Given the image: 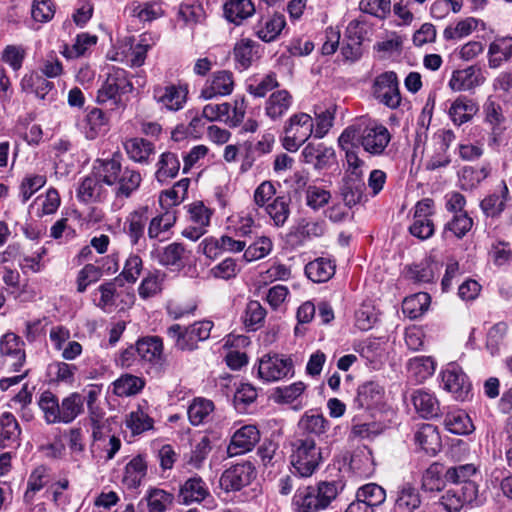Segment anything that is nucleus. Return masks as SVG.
Segmentation results:
<instances>
[{
	"label": "nucleus",
	"instance_id": "nucleus-1",
	"mask_svg": "<svg viewBox=\"0 0 512 512\" xmlns=\"http://www.w3.org/2000/svg\"><path fill=\"white\" fill-rule=\"evenodd\" d=\"M85 398L78 392L70 393L61 401L50 390L42 392L38 406L46 424H70L84 413Z\"/></svg>",
	"mask_w": 512,
	"mask_h": 512
},
{
	"label": "nucleus",
	"instance_id": "nucleus-2",
	"mask_svg": "<svg viewBox=\"0 0 512 512\" xmlns=\"http://www.w3.org/2000/svg\"><path fill=\"white\" fill-rule=\"evenodd\" d=\"M337 495L338 485L335 481L299 487L292 499L294 512H319L326 509Z\"/></svg>",
	"mask_w": 512,
	"mask_h": 512
},
{
	"label": "nucleus",
	"instance_id": "nucleus-3",
	"mask_svg": "<svg viewBox=\"0 0 512 512\" xmlns=\"http://www.w3.org/2000/svg\"><path fill=\"white\" fill-rule=\"evenodd\" d=\"M133 91V84L128 72L122 68L112 67L98 89L96 101L98 104H107L115 109L124 110L127 105V95Z\"/></svg>",
	"mask_w": 512,
	"mask_h": 512
},
{
	"label": "nucleus",
	"instance_id": "nucleus-4",
	"mask_svg": "<svg viewBox=\"0 0 512 512\" xmlns=\"http://www.w3.org/2000/svg\"><path fill=\"white\" fill-rule=\"evenodd\" d=\"M291 465L301 477L311 476L322 462L321 449L309 436H300L291 442Z\"/></svg>",
	"mask_w": 512,
	"mask_h": 512
},
{
	"label": "nucleus",
	"instance_id": "nucleus-5",
	"mask_svg": "<svg viewBox=\"0 0 512 512\" xmlns=\"http://www.w3.org/2000/svg\"><path fill=\"white\" fill-rule=\"evenodd\" d=\"M213 323L208 320L196 322L183 329L181 325L174 324L167 329V335L174 341L180 350H194L199 341L209 338Z\"/></svg>",
	"mask_w": 512,
	"mask_h": 512
},
{
	"label": "nucleus",
	"instance_id": "nucleus-6",
	"mask_svg": "<svg viewBox=\"0 0 512 512\" xmlns=\"http://www.w3.org/2000/svg\"><path fill=\"white\" fill-rule=\"evenodd\" d=\"M314 131V122L310 115L299 112L292 115L284 126L283 147L295 152L304 144Z\"/></svg>",
	"mask_w": 512,
	"mask_h": 512
},
{
	"label": "nucleus",
	"instance_id": "nucleus-7",
	"mask_svg": "<svg viewBox=\"0 0 512 512\" xmlns=\"http://www.w3.org/2000/svg\"><path fill=\"white\" fill-rule=\"evenodd\" d=\"M257 373L266 382L279 381L293 376L294 364L290 357L266 354L259 360Z\"/></svg>",
	"mask_w": 512,
	"mask_h": 512
},
{
	"label": "nucleus",
	"instance_id": "nucleus-8",
	"mask_svg": "<svg viewBox=\"0 0 512 512\" xmlns=\"http://www.w3.org/2000/svg\"><path fill=\"white\" fill-rule=\"evenodd\" d=\"M372 94L381 104L395 109L401 103L398 78L395 72L386 71L378 75L372 85Z\"/></svg>",
	"mask_w": 512,
	"mask_h": 512
},
{
	"label": "nucleus",
	"instance_id": "nucleus-9",
	"mask_svg": "<svg viewBox=\"0 0 512 512\" xmlns=\"http://www.w3.org/2000/svg\"><path fill=\"white\" fill-rule=\"evenodd\" d=\"M255 477L256 470L251 462L238 463L223 472L220 485L226 491H239Z\"/></svg>",
	"mask_w": 512,
	"mask_h": 512
},
{
	"label": "nucleus",
	"instance_id": "nucleus-10",
	"mask_svg": "<svg viewBox=\"0 0 512 512\" xmlns=\"http://www.w3.org/2000/svg\"><path fill=\"white\" fill-rule=\"evenodd\" d=\"M139 360L148 364L150 369L159 373L163 364V342L159 336H146L137 341Z\"/></svg>",
	"mask_w": 512,
	"mask_h": 512
},
{
	"label": "nucleus",
	"instance_id": "nucleus-11",
	"mask_svg": "<svg viewBox=\"0 0 512 512\" xmlns=\"http://www.w3.org/2000/svg\"><path fill=\"white\" fill-rule=\"evenodd\" d=\"M443 387L452 393L457 400H464L471 388V384L463 369L456 363L446 365L442 373Z\"/></svg>",
	"mask_w": 512,
	"mask_h": 512
},
{
	"label": "nucleus",
	"instance_id": "nucleus-12",
	"mask_svg": "<svg viewBox=\"0 0 512 512\" xmlns=\"http://www.w3.org/2000/svg\"><path fill=\"white\" fill-rule=\"evenodd\" d=\"M390 141L391 134L384 125H369L362 130L361 146L371 155H382Z\"/></svg>",
	"mask_w": 512,
	"mask_h": 512
},
{
	"label": "nucleus",
	"instance_id": "nucleus-13",
	"mask_svg": "<svg viewBox=\"0 0 512 512\" xmlns=\"http://www.w3.org/2000/svg\"><path fill=\"white\" fill-rule=\"evenodd\" d=\"M153 98L162 108L169 111H178L183 108L186 102L187 89L174 84L158 85L153 89Z\"/></svg>",
	"mask_w": 512,
	"mask_h": 512
},
{
	"label": "nucleus",
	"instance_id": "nucleus-14",
	"mask_svg": "<svg viewBox=\"0 0 512 512\" xmlns=\"http://www.w3.org/2000/svg\"><path fill=\"white\" fill-rule=\"evenodd\" d=\"M485 81L482 70L477 65L455 70L449 80V87L456 92L471 91L482 85Z\"/></svg>",
	"mask_w": 512,
	"mask_h": 512
},
{
	"label": "nucleus",
	"instance_id": "nucleus-15",
	"mask_svg": "<svg viewBox=\"0 0 512 512\" xmlns=\"http://www.w3.org/2000/svg\"><path fill=\"white\" fill-rule=\"evenodd\" d=\"M23 345L20 337L14 333H6L0 341L1 355L5 357V362L15 372L20 371L25 362Z\"/></svg>",
	"mask_w": 512,
	"mask_h": 512
},
{
	"label": "nucleus",
	"instance_id": "nucleus-16",
	"mask_svg": "<svg viewBox=\"0 0 512 512\" xmlns=\"http://www.w3.org/2000/svg\"><path fill=\"white\" fill-rule=\"evenodd\" d=\"M260 440V433L256 426L245 425L232 436L227 453L230 457L249 452Z\"/></svg>",
	"mask_w": 512,
	"mask_h": 512
},
{
	"label": "nucleus",
	"instance_id": "nucleus-17",
	"mask_svg": "<svg viewBox=\"0 0 512 512\" xmlns=\"http://www.w3.org/2000/svg\"><path fill=\"white\" fill-rule=\"evenodd\" d=\"M21 428L10 412L0 415V448H15L20 445Z\"/></svg>",
	"mask_w": 512,
	"mask_h": 512
},
{
	"label": "nucleus",
	"instance_id": "nucleus-18",
	"mask_svg": "<svg viewBox=\"0 0 512 512\" xmlns=\"http://www.w3.org/2000/svg\"><path fill=\"white\" fill-rule=\"evenodd\" d=\"M121 155L114 153L111 158L97 159L93 166V173L109 186L115 185L121 174Z\"/></svg>",
	"mask_w": 512,
	"mask_h": 512
},
{
	"label": "nucleus",
	"instance_id": "nucleus-19",
	"mask_svg": "<svg viewBox=\"0 0 512 512\" xmlns=\"http://www.w3.org/2000/svg\"><path fill=\"white\" fill-rule=\"evenodd\" d=\"M478 111L479 106L476 101L467 96H459L451 103L448 115L455 125L461 126L472 120Z\"/></svg>",
	"mask_w": 512,
	"mask_h": 512
},
{
	"label": "nucleus",
	"instance_id": "nucleus-20",
	"mask_svg": "<svg viewBox=\"0 0 512 512\" xmlns=\"http://www.w3.org/2000/svg\"><path fill=\"white\" fill-rule=\"evenodd\" d=\"M234 88L233 74L230 71L222 70L215 72L209 86L201 91V97L205 100L216 96H225L232 93Z\"/></svg>",
	"mask_w": 512,
	"mask_h": 512
},
{
	"label": "nucleus",
	"instance_id": "nucleus-21",
	"mask_svg": "<svg viewBox=\"0 0 512 512\" xmlns=\"http://www.w3.org/2000/svg\"><path fill=\"white\" fill-rule=\"evenodd\" d=\"M383 395V387L377 382H366L358 387L354 406L358 409H371L381 403Z\"/></svg>",
	"mask_w": 512,
	"mask_h": 512
},
{
	"label": "nucleus",
	"instance_id": "nucleus-22",
	"mask_svg": "<svg viewBox=\"0 0 512 512\" xmlns=\"http://www.w3.org/2000/svg\"><path fill=\"white\" fill-rule=\"evenodd\" d=\"M286 25L283 14L275 13L271 17L261 18L254 26L255 34L264 42H272L277 39Z\"/></svg>",
	"mask_w": 512,
	"mask_h": 512
},
{
	"label": "nucleus",
	"instance_id": "nucleus-23",
	"mask_svg": "<svg viewBox=\"0 0 512 512\" xmlns=\"http://www.w3.org/2000/svg\"><path fill=\"white\" fill-rule=\"evenodd\" d=\"M123 146L128 157L139 164H148L150 156L155 153L154 144L141 137L128 138Z\"/></svg>",
	"mask_w": 512,
	"mask_h": 512
},
{
	"label": "nucleus",
	"instance_id": "nucleus-24",
	"mask_svg": "<svg viewBox=\"0 0 512 512\" xmlns=\"http://www.w3.org/2000/svg\"><path fill=\"white\" fill-rule=\"evenodd\" d=\"M293 97L289 91L277 90L273 92L265 103V113L272 120L281 119L290 109Z\"/></svg>",
	"mask_w": 512,
	"mask_h": 512
},
{
	"label": "nucleus",
	"instance_id": "nucleus-25",
	"mask_svg": "<svg viewBox=\"0 0 512 512\" xmlns=\"http://www.w3.org/2000/svg\"><path fill=\"white\" fill-rule=\"evenodd\" d=\"M209 495L210 493L206 483L198 476L186 480L179 490V498L186 505L194 502H202Z\"/></svg>",
	"mask_w": 512,
	"mask_h": 512
},
{
	"label": "nucleus",
	"instance_id": "nucleus-26",
	"mask_svg": "<svg viewBox=\"0 0 512 512\" xmlns=\"http://www.w3.org/2000/svg\"><path fill=\"white\" fill-rule=\"evenodd\" d=\"M417 413L426 419L434 418L440 414V405L436 397L423 389L415 390L411 397Z\"/></svg>",
	"mask_w": 512,
	"mask_h": 512
},
{
	"label": "nucleus",
	"instance_id": "nucleus-27",
	"mask_svg": "<svg viewBox=\"0 0 512 512\" xmlns=\"http://www.w3.org/2000/svg\"><path fill=\"white\" fill-rule=\"evenodd\" d=\"M147 212V206L140 207L131 212L126 218L124 230L133 245L138 244L139 240L144 236L145 227L148 221Z\"/></svg>",
	"mask_w": 512,
	"mask_h": 512
},
{
	"label": "nucleus",
	"instance_id": "nucleus-28",
	"mask_svg": "<svg viewBox=\"0 0 512 512\" xmlns=\"http://www.w3.org/2000/svg\"><path fill=\"white\" fill-rule=\"evenodd\" d=\"M365 189V183L359 174H355V176H345L340 189L345 205L351 208L359 204L364 196Z\"/></svg>",
	"mask_w": 512,
	"mask_h": 512
},
{
	"label": "nucleus",
	"instance_id": "nucleus-29",
	"mask_svg": "<svg viewBox=\"0 0 512 512\" xmlns=\"http://www.w3.org/2000/svg\"><path fill=\"white\" fill-rule=\"evenodd\" d=\"M109 129V117L99 108H92L85 117L84 134L89 140L106 133Z\"/></svg>",
	"mask_w": 512,
	"mask_h": 512
},
{
	"label": "nucleus",
	"instance_id": "nucleus-30",
	"mask_svg": "<svg viewBox=\"0 0 512 512\" xmlns=\"http://www.w3.org/2000/svg\"><path fill=\"white\" fill-rule=\"evenodd\" d=\"M103 184L94 173L86 176L77 190L78 199L84 203L101 201L105 193Z\"/></svg>",
	"mask_w": 512,
	"mask_h": 512
},
{
	"label": "nucleus",
	"instance_id": "nucleus-31",
	"mask_svg": "<svg viewBox=\"0 0 512 512\" xmlns=\"http://www.w3.org/2000/svg\"><path fill=\"white\" fill-rule=\"evenodd\" d=\"M414 439L427 454L435 455L440 451L441 438L437 428L432 424H423L415 433Z\"/></svg>",
	"mask_w": 512,
	"mask_h": 512
},
{
	"label": "nucleus",
	"instance_id": "nucleus-32",
	"mask_svg": "<svg viewBox=\"0 0 512 512\" xmlns=\"http://www.w3.org/2000/svg\"><path fill=\"white\" fill-rule=\"evenodd\" d=\"M489 67L498 68L512 57V37L496 38L489 46Z\"/></svg>",
	"mask_w": 512,
	"mask_h": 512
},
{
	"label": "nucleus",
	"instance_id": "nucleus-33",
	"mask_svg": "<svg viewBox=\"0 0 512 512\" xmlns=\"http://www.w3.org/2000/svg\"><path fill=\"white\" fill-rule=\"evenodd\" d=\"M421 505L419 491L411 484L406 483L398 488L395 507L399 512H413Z\"/></svg>",
	"mask_w": 512,
	"mask_h": 512
},
{
	"label": "nucleus",
	"instance_id": "nucleus-34",
	"mask_svg": "<svg viewBox=\"0 0 512 512\" xmlns=\"http://www.w3.org/2000/svg\"><path fill=\"white\" fill-rule=\"evenodd\" d=\"M255 12L254 4L251 0H229L224 5V15L226 19L239 25L243 20L253 15Z\"/></svg>",
	"mask_w": 512,
	"mask_h": 512
},
{
	"label": "nucleus",
	"instance_id": "nucleus-35",
	"mask_svg": "<svg viewBox=\"0 0 512 512\" xmlns=\"http://www.w3.org/2000/svg\"><path fill=\"white\" fill-rule=\"evenodd\" d=\"M335 273V265L325 258H318L305 266L306 276L315 283H323L331 279Z\"/></svg>",
	"mask_w": 512,
	"mask_h": 512
},
{
	"label": "nucleus",
	"instance_id": "nucleus-36",
	"mask_svg": "<svg viewBox=\"0 0 512 512\" xmlns=\"http://www.w3.org/2000/svg\"><path fill=\"white\" fill-rule=\"evenodd\" d=\"M21 89L27 93H34L38 98L44 99L54 84L48 81L43 75L31 72L24 75L21 80Z\"/></svg>",
	"mask_w": 512,
	"mask_h": 512
},
{
	"label": "nucleus",
	"instance_id": "nucleus-37",
	"mask_svg": "<svg viewBox=\"0 0 512 512\" xmlns=\"http://www.w3.org/2000/svg\"><path fill=\"white\" fill-rule=\"evenodd\" d=\"M141 181L142 177L138 171L125 167L122 169L121 174L118 177V181L116 182V196L128 198L139 188Z\"/></svg>",
	"mask_w": 512,
	"mask_h": 512
},
{
	"label": "nucleus",
	"instance_id": "nucleus-38",
	"mask_svg": "<svg viewBox=\"0 0 512 512\" xmlns=\"http://www.w3.org/2000/svg\"><path fill=\"white\" fill-rule=\"evenodd\" d=\"M431 298L426 292H419L406 297L402 303V311L410 319L421 317L430 305Z\"/></svg>",
	"mask_w": 512,
	"mask_h": 512
},
{
	"label": "nucleus",
	"instance_id": "nucleus-39",
	"mask_svg": "<svg viewBox=\"0 0 512 512\" xmlns=\"http://www.w3.org/2000/svg\"><path fill=\"white\" fill-rule=\"evenodd\" d=\"M299 428L306 434L305 436L320 437L328 431L329 421L322 414L307 412L301 417Z\"/></svg>",
	"mask_w": 512,
	"mask_h": 512
},
{
	"label": "nucleus",
	"instance_id": "nucleus-40",
	"mask_svg": "<svg viewBox=\"0 0 512 512\" xmlns=\"http://www.w3.org/2000/svg\"><path fill=\"white\" fill-rule=\"evenodd\" d=\"M291 198L287 195L277 196L271 203L266 205V212L277 227H282L290 215Z\"/></svg>",
	"mask_w": 512,
	"mask_h": 512
},
{
	"label": "nucleus",
	"instance_id": "nucleus-41",
	"mask_svg": "<svg viewBox=\"0 0 512 512\" xmlns=\"http://www.w3.org/2000/svg\"><path fill=\"white\" fill-rule=\"evenodd\" d=\"M145 386V380L141 377L124 374L113 383V391L117 396H133L142 391Z\"/></svg>",
	"mask_w": 512,
	"mask_h": 512
},
{
	"label": "nucleus",
	"instance_id": "nucleus-42",
	"mask_svg": "<svg viewBox=\"0 0 512 512\" xmlns=\"http://www.w3.org/2000/svg\"><path fill=\"white\" fill-rule=\"evenodd\" d=\"M473 227V219L466 213L455 214L448 221L443 229V237L448 238L452 235L458 239H462Z\"/></svg>",
	"mask_w": 512,
	"mask_h": 512
},
{
	"label": "nucleus",
	"instance_id": "nucleus-43",
	"mask_svg": "<svg viewBox=\"0 0 512 512\" xmlns=\"http://www.w3.org/2000/svg\"><path fill=\"white\" fill-rule=\"evenodd\" d=\"M444 426L449 432L457 435L468 434L474 428L469 416L462 410L447 413Z\"/></svg>",
	"mask_w": 512,
	"mask_h": 512
},
{
	"label": "nucleus",
	"instance_id": "nucleus-44",
	"mask_svg": "<svg viewBox=\"0 0 512 512\" xmlns=\"http://www.w3.org/2000/svg\"><path fill=\"white\" fill-rule=\"evenodd\" d=\"M157 166L158 169L155 173L156 179L163 183L177 176L180 169V161L176 154L165 152L160 156Z\"/></svg>",
	"mask_w": 512,
	"mask_h": 512
},
{
	"label": "nucleus",
	"instance_id": "nucleus-45",
	"mask_svg": "<svg viewBox=\"0 0 512 512\" xmlns=\"http://www.w3.org/2000/svg\"><path fill=\"white\" fill-rule=\"evenodd\" d=\"M259 45L251 39H242L234 47V59L241 69H247L251 66Z\"/></svg>",
	"mask_w": 512,
	"mask_h": 512
},
{
	"label": "nucleus",
	"instance_id": "nucleus-46",
	"mask_svg": "<svg viewBox=\"0 0 512 512\" xmlns=\"http://www.w3.org/2000/svg\"><path fill=\"white\" fill-rule=\"evenodd\" d=\"M407 368L416 381L422 382L434 373L435 362L432 357H415L409 360Z\"/></svg>",
	"mask_w": 512,
	"mask_h": 512
},
{
	"label": "nucleus",
	"instance_id": "nucleus-47",
	"mask_svg": "<svg viewBox=\"0 0 512 512\" xmlns=\"http://www.w3.org/2000/svg\"><path fill=\"white\" fill-rule=\"evenodd\" d=\"M356 498L373 509V507L380 506L384 503L386 499V492L380 485L376 483H368L358 489Z\"/></svg>",
	"mask_w": 512,
	"mask_h": 512
},
{
	"label": "nucleus",
	"instance_id": "nucleus-48",
	"mask_svg": "<svg viewBox=\"0 0 512 512\" xmlns=\"http://www.w3.org/2000/svg\"><path fill=\"white\" fill-rule=\"evenodd\" d=\"M214 410V403L205 398H196L188 408V418L192 425L197 426L206 421Z\"/></svg>",
	"mask_w": 512,
	"mask_h": 512
},
{
	"label": "nucleus",
	"instance_id": "nucleus-49",
	"mask_svg": "<svg viewBox=\"0 0 512 512\" xmlns=\"http://www.w3.org/2000/svg\"><path fill=\"white\" fill-rule=\"evenodd\" d=\"M149 512H165L173 503L174 496L163 489H150L145 496Z\"/></svg>",
	"mask_w": 512,
	"mask_h": 512
},
{
	"label": "nucleus",
	"instance_id": "nucleus-50",
	"mask_svg": "<svg viewBox=\"0 0 512 512\" xmlns=\"http://www.w3.org/2000/svg\"><path fill=\"white\" fill-rule=\"evenodd\" d=\"M476 473L477 468L474 464H460L449 467L444 474V478L448 482L462 485L465 482H472L470 478Z\"/></svg>",
	"mask_w": 512,
	"mask_h": 512
},
{
	"label": "nucleus",
	"instance_id": "nucleus-51",
	"mask_svg": "<svg viewBox=\"0 0 512 512\" xmlns=\"http://www.w3.org/2000/svg\"><path fill=\"white\" fill-rule=\"evenodd\" d=\"M164 277L165 274L160 271L148 273L138 288L140 297L147 299L159 293L162 289Z\"/></svg>",
	"mask_w": 512,
	"mask_h": 512
},
{
	"label": "nucleus",
	"instance_id": "nucleus-52",
	"mask_svg": "<svg viewBox=\"0 0 512 512\" xmlns=\"http://www.w3.org/2000/svg\"><path fill=\"white\" fill-rule=\"evenodd\" d=\"M272 247L271 239L266 236H261L245 249L243 258L247 262L262 259L272 251Z\"/></svg>",
	"mask_w": 512,
	"mask_h": 512
},
{
	"label": "nucleus",
	"instance_id": "nucleus-53",
	"mask_svg": "<svg viewBox=\"0 0 512 512\" xmlns=\"http://www.w3.org/2000/svg\"><path fill=\"white\" fill-rule=\"evenodd\" d=\"M175 222V213L171 211H166L153 217L148 227L149 238H157L162 232L168 231L175 224Z\"/></svg>",
	"mask_w": 512,
	"mask_h": 512
},
{
	"label": "nucleus",
	"instance_id": "nucleus-54",
	"mask_svg": "<svg viewBox=\"0 0 512 512\" xmlns=\"http://www.w3.org/2000/svg\"><path fill=\"white\" fill-rule=\"evenodd\" d=\"M445 486L441 477L440 465L433 463L430 465L422 477V489L429 492H439Z\"/></svg>",
	"mask_w": 512,
	"mask_h": 512
},
{
	"label": "nucleus",
	"instance_id": "nucleus-55",
	"mask_svg": "<svg viewBox=\"0 0 512 512\" xmlns=\"http://www.w3.org/2000/svg\"><path fill=\"white\" fill-rule=\"evenodd\" d=\"M46 468L43 466L37 467L29 476L27 483V490L24 494L26 503H32L36 492L40 491L47 483Z\"/></svg>",
	"mask_w": 512,
	"mask_h": 512
},
{
	"label": "nucleus",
	"instance_id": "nucleus-56",
	"mask_svg": "<svg viewBox=\"0 0 512 512\" xmlns=\"http://www.w3.org/2000/svg\"><path fill=\"white\" fill-rule=\"evenodd\" d=\"M46 176L39 174L27 175L20 185V197L22 202L28 201L38 190L46 184Z\"/></svg>",
	"mask_w": 512,
	"mask_h": 512
},
{
	"label": "nucleus",
	"instance_id": "nucleus-57",
	"mask_svg": "<svg viewBox=\"0 0 512 512\" xmlns=\"http://www.w3.org/2000/svg\"><path fill=\"white\" fill-rule=\"evenodd\" d=\"M257 398V390L251 384H241L234 394V406L239 412H245L248 405Z\"/></svg>",
	"mask_w": 512,
	"mask_h": 512
},
{
	"label": "nucleus",
	"instance_id": "nucleus-58",
	"mask_svg": "<svg viewBox=\"0 0 512 512\" xmlns=\"http://www.w3.org/2000/svg\"><path fill=\"white\" fill-rule=\"evenodd\" d=\"M335 112L336 105H331L319 113L315 112L316 127L313 132L316 138H323L328 133L330 128L333 126Z\"/></svg>",
	"mask_w": 512,
	"mask_h": 512
},
{
	"label": "nucleus",
	"instance_id": "nucleus-59",
	"mask_svg": "<svg viewBox=\"0 0 512 512\" xmlns=\"http://www.w3.org/2000/svg\"><path fill=\"white\" fill-rule=\"evenodd\" d=\"M126 426L133 434H141L153 428V419L143 411L138 410L130 413L126 420Z\"/></svg>",
	"mask_w": 512,
	"mask_h": 512
},
{
	"label": "nucleus",
	"instance_id": "nucleus-60",
	"mask_svg": "<svg viewBox=\"0 0 512 512\" xmlns=\"http://www.w3.org/2000/svg\"><path fill=\"white\" fill-rule=\"evenodd\" d=\"M362 130L358 125L348 126L338 138L339 146L343 149H356L361 146Z\"/></svg>",
	"mask_w": 512,
	"mask_h": 512
},
{
	"label": "nucleus",
	"instance_id": "nucleus-61",
	"mask_svg": "<svg viewBox=\"0 0 512 512\" xmlns=\"http://www.w3.org/2000/svg\"><path fill=\"white\" fill-rule=\"evenodd\" d=\"M102 277V273L98 265L87 264L78 273L77 291L83 293L87 286L97 282Z\"/></svg>",
	"mask_w": 512,
	"mask_h": 512
},
{
	"label": "nucleus",
	"instance_id": "nucleus-62",
	"mask_svg": "<svg viewBox=\"0 0 512 512\" xmlns=\"http://www.w3.org/2000/svg\"><path fill=\"white\" fill-rule=\"evenodd\" d=\"M360 8L365 13L384 19L391 12V0H362Z\"/></svg>",
	"mask_w": 512,
	"mask_h": 512
},
{
	"label": "nucleus",
	"instance_id": "nucleus-63",
	"mask_svg": "<svg viewBox=\"0 0 512 512\" xmlns=\"http://www.w3.org/2000/svg\"><path fill=\"white\" fill-rule=\"evenodd\" d=\"M26 56V50L20 45H8L2 53V60L7 63L14 71L22 67Z\"/></svg>",
	"mask_w": 512,
	"mask_h": 512
},
{
	"label": "nucleus",
	"instance_id": "nucleus-64",
	"mask_svg": "<svg viewBox=\"0 0 512 512\" xmlns=\"http://www.w3.org/2000/svg\"><path fill=\"white\" fill-rule=\"evenodd\" d=\"M188 213L193 224L206 228L210 224L212 211L204 205L203 202L197 201L188 206Z\"/></svg>",
	"mask_w": 512,
	"mask_h": 512
}]
</instances>
